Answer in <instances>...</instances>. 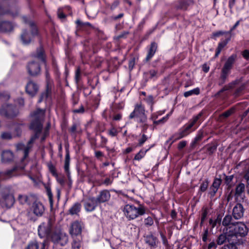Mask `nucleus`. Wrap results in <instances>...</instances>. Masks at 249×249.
<instances>
[{
  "label": "nucleus",
  "mask_w": 249,
  "mask_h": 249,
  "mask_svg": "<svg viewBox=\"0 0 249 249\" xmlns=\"http://www.w3.org/2000/svg\"><path fill=\"white\" fill-rule=\"evenodd\" d=\"M29 26L32 30V33H29L26 31H24L21 36V40L24 45L29 44L32 38L37 33V28L33 22L31 21L29 22Z\"/></svg>",
  "instance_id": "8"
},
{
  "label": "nucleus",
  "mask_w": 249,
  "mask_h": 249,
  "mask_svg": "<svg viewBox=\"0 0 249 249\" xmlns=\"http://www.w3.org/2000/svg\"><path fill=\"white\" fill-rule=\"evenodd\" d=\"M229 40V39H228L227 40H224L223 42H221L219 43L218 46L217 48L216 49V53L215 54V56L217 57L220 53L222 49L227 44L228 41Z\"/></svg>",
  "instance_id": "27"
},
{
  "label": "nucleus",
  "mask_w": 249,
  "mask_h": 249,
  "mask_svg": "<svg viewBox=\"0 0 249 249\" xmlns=\"http://www.w3.org/2000/svg\"><path fill=\"white\" fill-rule=\"evenodd\" d=\"M200 93V89L198 88H196L192 90L186 91L184 93V96L188 97L192 95H198Z\"/></svg>",
  "instance_id": "26"
},
{
  "label": "nucleus",
  "mask_w": 249,
  "mask_h": 249,
  "mask_svg": "<svg viewBox=\"0 0 249 249\" xmlns=\"http://www.w3.org/2000/svg\"><path fill=\"white\" fill-rule=\"evenodd\" d=\"M226 233L231 237L233 236H244L248 232V229L246 226L242 223H236L235 224L231 225V227L226 228Z\"/></svg>",
  "instance_id": "4"
},
{
  "label": "nucleus",
  "mask_w": 249,
  "mask_h": 249,
  "mask_svg": "<svg viewBox=\"0 0 249 249\" xmlns=\"http://www.w3.org/2000/svg\"><path fill=\"white\" fill-rule=\"evenodd\" d=\"M58 16L60 18H65V15L61 12L60 11H58Z\"/></svg>",
  "instance_id": "59"
},
{
  "label": "nucleus",
  "mask_w": 249,
  "mask_h": 249,
  "mask_svg": "<svg viewBox=\"0 0 249 249\" xmlns=\"http://www.w3.org/2000/svg\"><path fill=\"white\" fill-rule=\"evenodd\" d=\"M49 168L50 172L52 173L53 176H57V173L56 172L54 167L52 164L49 165Z\"/></svg>",
  "instance_id": "44"
},
{
  "label": "nucleus",
  "mask_w": 249,
  "mask_h": 249,
  "mask_svg": "<svg viewBox=\"0 0 249 249\" xmlns=\"http://www.w3.org/2000/svg\"><path fill=\"white\" fill-rule=\"evenodd\" d=\"M52 241L55 244L65 246L68 242V236L67 234L60 230L54 231L51 235Z\"/></svg>",
  "instance_id": "6"
},
{
  "label": "nucleus",
  "mask_w": 249,
  "mask_h": 249,
  "mask_svg": "<svg viewBox=\"0 0 249 249\" xmlns=\"http://www.w3.org/2000/svg\"><path fill=\"white\" fill-rule=\"evenodd\" d=\"M5 206L7 208L11 207L14 203V198L12 196H8L5 198Z\"/></svg>",
  "instance_id": "29"
},
{
  "label": "nucleus",
  "mask_w": 249,
  "mask_h": 249,
  "mask_svg": "<svg viewBox=\"0 0 249 249\" xmlns=\"http://www.w3.org/2000/svg\"><path fill=\"white\" fill-rule=\"evenodd\" d=\"M119 4V2L117 1H115L113 4L112 5H111V8L113 9V8H115L116 7H117Z\"/></svg>",
  "instance_id": "64"
},
{
  "label": "nucleus",
  "mask_w": 249,
  "mask_h": 249,
  "mask_svg": "<svg viewBox=\"0 0 249 249\" xmlns=\"http://www.w3.org/2000/svg\"><path fill=\"white\" fill-rule=\"evenodd\" d=\"M70 156L69 153H67L66 156L64 169L67 173L69 172V165H70Z\"/></svg>",
  "instance_id": "34"
},
{
  "label": "nucleus",
  "mask_w": 249,
  "mask_h": 249,
  "mask_svg": "<svg viewBox=\"0 0 249 249\" xmlns=\"http://www.w3.org/2000/svg\"><path fill=\"white\" fill-rule=\"evenodd\" d=\"M243 56L246 59H249V51L245 50L243 53Z\"/></svg>",
  "instance_id": "49"
},
{
  "label": "nucleus",
  "mask_w": 249,
  "mask_h": 249,
  "mask_svg": "<svg viewBox=\"0 0 249 249\" xmlns=\"http://www.w3.org/2000/svg\"><path fill=\"white\" fill-rule=\"evenodd\" d=\"M98 204V203L95 198L90 197L86 200L84 207L87 211L91 212L95 209Z\"/></svg>",
  "instance_id": "12"
},
{
  "label": "nucleus",
  "mask_w": 249,
  "mask_h": 249,
  "mask_svg": "<svg viewBox=\"0 0 249 249\" xmlns=\"http://www.w3.org/2000/svg\"><path fill=\"white\" fill-rule=\"evenodd\" d=\"M163 113V111H159L157 113H154L152 114L150 119L153 121V124H154V121H156V120L158 118V116L161 115Z\"/></svg>",
  "instance_id": "37"
},
{
  "label": "nucleus",
  "mask_w": 249,
  "mask_h": 249,
  "mask_svg": "<svg viewBox=\"0 0 249 249\" xmlns=\"http://www.w3.org/2000/svg\"><path fill=\"white\" fill-rule=\"evenodd\" d=\"M18 200L22 204H24L27 201L28 197L25 195H19Z\"/></svg>",
  "instance_id": "40"
},
{
  "label": "nucleus",
  "mask_w": 249,
  "mask_h": 249,
  "mask_svg": "<svg viewBox=\"0 0 249 249\" xmlns=\"http://www.w3.org/2000/svg\"><path fill=\"white\" fill-rule=\"evenodd\" d=\"M186 145L187 142L185 141H182L178 143V149L179 150H181L182 149L185 147Z\"/></svg>",
  "instance_id": "42"
},
{
  "label": "nucleus",
  "mask_w": 249,
  "mask_h": 249,
  "mask_svg": "<svg viewBox=\"0 0 249 249\" xmlns=\"http://www.w3.org/2000/svg\"><path fill=\"white\" fill-rule=\"evenodd\" d=\"M82 238L76 239L73 238V242L72 243V248L73 249H79L81 246Z\"/></svg>",
  "instance_id": "28"
},
{
  "label": "nucleus",
  "mask_w": 249,
  "mask_h": 249,
  "mask_svg": "<svg viewBox=\"0 0 249 249\" xmlns=\"http://www.w3.org/2000/svg\"><path fill=\"white\" fill-rule=\"evenodd\" d=\"M146 139H147V138H146V136L144 135H143L142 138L140 140V142H139L140 144L141 145L142 144L145 142Z\"/></svg>",
  "instance_id": "54"
},
{
  "label": "nucleus",
  "mask_w": 249,
  "mask_h": 249,
  "mask_svg": "<svg viewBox=\"0 0 249 249\" xmlns=\"http://www.w3.org/2000/svg\"><path fill=\"white\" fill-rule=\"evenodd\" d=\"M38 90L37 85L34 82L30 81L28 82L26 87L27 93L31 96H33L36 93Z\"/></svg>",
  "instance_id": "16"
},
{
  "label": "nucleus",
  "mask_w": 249,
  "mask_h": 249,
  "mask_svg": "<svg viewBox=\"0 0 249 249\" xmlns=\"http://www.w3.org/2000/svg\"><path fill=\"white\" fill-rule=\"evenodd\" d=\"M209 223L212 225V228H213L216 225V221H213L212 219H210Z\"/></svg>",
  "instance_id": "62"
},
{
  "label": "nucleus",
  "mask_w": 249,
  "mask_h": 249,
  "mask_svg": "<svg viewBox=\"0 0 249 249\" xmlns=\"http://www.w3.org/2000/svg\"><path fill=\"white\" fill-rule=\"evenodd\" d=\"M110 198V194L108 190H104L100 192L96 199L99 203H104L108 201Z\"/></svg>",
  "instance_id": "15"
},
{
  "label": "nucleus",
  "mask_w": 249,
  "mask_h": 249,
  "mask_svg": "<svg viewBox=\"0 0 249 249\" xmlns=\"http://www.w3.org/2000/svg\"><path fill=\"white\" fill-rule=\"evenodd\" d=\"M245 189V185L243 183H240L237 185L236 188V194L238 195L241 194Z\"/></svg>",
  "instance_id": "35"
},
{
  "label": "nucleus",
  "mask_w": 249,
  "mask_h": 249,
  "mask_svg": "<svg viewBox=\"0 0 249 249\" xmlns=\"http://www.w3.org/2000/svg\"><path fill=\"white\" fill-rule=\"evenodd\" d=\"M81 209V205L76 203L74 204L71 208L70 209L69 212L71 214H75L78 213Z\"/></svg>",
  "instance_id": "24"
},
{
  "label": "nucleus",
  "mask_w": 249,
  "mask_h": 249,
  "mask_svg": "<svg viewBox=\"0 0 249 249\" xmlns=\"http://www.w3.org/2000/svg\"><path fill=\"white\" fill-rule=\"evenodd\" d=\"M122 211L124 215L128 220H134L139 216L143 215L145 213V208L143 206L136 207L130 204L125 205Z\"/></svg>",
  "instance_id": "3"
},
{
  "label": "nucleus",
  "mask_w": 249,
  "mask_h": 249,
  "mask_svg": "<svg viewBox=\"0 0 249 249\" xmlns=\"http://www.w3.org/2000/svg\"><path fill=\"white\" fill-rule=\"evenodd\" d=\"M112 182V180L110 178H106L104 181V183L107 185L110 184Z\"/></svg>",
  "instance_id": "63"
},
{
  "label": "nucleus",
  "mask_w": 249,
  "mask_h": 249,
  "mask_svg": "<svg viewBox=\"0 0 249 249\" xmlns=\"http://www.w3.org/2000/svg\"><path fill=\"white\" fill-rule=\"evenodd\" d=\"M235 0H229V7L230 8H231L234 5Z\"/></svg>",
  "instance_id": "58"
},
{
  "label": "nucleus",
  "mask_w": 249,
  "mask_h": 249,
  "mask_svg": "<svg viewBox=\"0 0 249 249\" xmlns=\"http://www.w3.org/2000/svg\"><path fill=\"white\" fill-rule=\"evenodd\" d=\"M31 211L37 216L42 215L44 212V206L39 202L36 201L33 204Z\"/></svg>",
  "instance_id": "14"
},
{
  "label": "nucleus",
  "mask_w": 249,
  "mask_h": 249,
  "mask_svg": "<svg viewBox=\"0 0 249 249\" xmlns=\"http://www.w3.org/2000/svg\"><path fill=\"white\" fill-rule=\"evenodd\" d=\"M200 116L201 114H199L196 116L194 117L193 119V120L186 126L183 130L175 134L174 136V141L180 139L188 135L190 133L189 130L196 123Z\"/></svg>",
  "instance_id": "9"
},
{
  "label": "nucleus",
  "mask_w": 249,
  "mask_h": 249,
  "mask_svg": "<svg viewBox=\"0 0 249 249\" xmlns=\"http://www.w3.org/2000/svg\"><path fill=\"white\" fill-rule=\"evenodd\" d=\"M145 100L147 102V104H148L149 105H150L151 106V107H150L151 110L153 111V108L152 105L154 104L153 97L151 95L148 96L147 97H146L145 99Z\"/></svg>",
  "instance_id": "36"
},
{
  "label": "nucleus",
  "mask_w": 249,
  "mask_h": 249,
  "mask_svg": "<svg viewBox=\"0 0 249 249\" xmlns=\"http://www.w3.org/2000/svg\"><path fill=\"white\" fill-rule=\"evenodd\" d=\"M149 73L151 78H153L157 75V72L155 70H151Z\"/></svg>",
  "instance_id": "53"
},
{
  "label": "nucleus",
  "mask_w": 249,
  "mask_h": 249,
  "mask_svg": "<svg viewBox=\"0 0 249 249\" xmlns=\"http://www.w3.org/2000/svg\"><path fill=\"white\" fill-rule=\"evenodd\" d=\"M233 110V109L228 110L225 112L223 113L222 116H224L225 117H228L232 113Z\"/></svg>",
  "instance_id": "48"
},
{
  "label": "nucleus",
  "mask_w": 249,
  "mask_h": 249,
  "mask_svg": "<svg viewBox=\"0 0 249 249\" xmlns=\"http://www.w3.org/2000/svg\"><path fill=\"white\" fill-rule=\"evenodd\" d=\"M27 70L31 75H36L40 72V66L37 63L34 61L30 62L27 66Z\"/></svg>",
  "instance_id": "13"
},
{
  "label": "nucleus",
  "mask_w": 249,
  "mask_h": 249,
  "mask_svg": "<svg viewBox=\"0 0 249 249\" xmlns=\"http://www.w3.org/2000/svg\"><path fill=\"white\" fill-rule=\"evenodd\" d=\"M12 29L11 24L10 23L4 21L1 23L0 26V30L3 32H9Z\"/></svg>",
  "instance_id": "25"
},
{
  "label": "nucleus",
  "mask_w": 249,
  "mask_h": 249,
  "mask_svg": "<svg viewBox=\"0 0 249 249\" xmlns=\"http://www.w3.org/2000/svg\"><path fill=\"white\" fill-rule=\"evenodd\" d=\"M203 137V133L202 132H199L197 135L194 139V141L192 142V144L195 145L198 141L200 140Z\"/></svg>",
  "instance_id": "38"
},
{
  "label": "nucleus",
  "mask_w": 249,
  "mask_h": 249,
  "mask_svg": "<svg viewBox=\"0 0 249 249\" xmlns=\"http://www.w3.org/2000/svg\"><path fill=\"white\" fill-rule=\"evenodd\" d=\"M234 61V57L233 55L230 56L226 61L223 69L221 78L225 79L226 76L229 73L230 69L231 68L232 65Z\"/></svg>",
  "instance_id": "11"
},
{
  "label": "nucleus",
  "mask_w": 249,
  "mask_h": 249,
  "mask_svg": "<svg viewBox=\"0 0 249 249\" xmlns=\"http://www.w3.org/2000/svg\"><path fill=\"white\" fill-rule=\"evenodd\" d=\"M0 98L3 101L7 100L9 98V95L7 93H0Z\"/></svg>",
  "instance_id": "45"
},
{
  "label": "nucleus",
  "mask_w": 249,
  "mask_h": 249,
  "mask_svg": "<svg viewBox=\"0 0 249 249\" xmlns=\"http://www.w3.org/2000/svg\"><path fill=\"white\" fill-rule=\"evenodd\" d=\"M244 210L242 205L240 204H237L233 209L232 214L233 217L238 219L243 215Z\"/></svg>",
  "instance_id": "17"
},
{
  "label": "nucleus",
  "mask_w": 249,
  "mask_h": 249,
  "mask_svg": "<svg viewBox=\"0 0 249 249\" xmlns=\"http://www.w3.org/2000/svg\"><path fill=\"white\" fill-rule=\"evenodd\" d=\"M95 156L97 158H99L100 157H102L103 156V153L101 151H96L95 152Z\"/></svg>",
  "instance_id": "60"
},
{
  "label": "nucleus",
  "mask_w": 249,
  "mask_h": 249,
  "mask_svg": "<svg viewBox=\"0 0 249 249\" xmlns=\"http://www.w3.org/2000/svg\"><path fill=\"white\" fill-rule=\"evenodd\" d=\"M37 53L36 54L35 57L38 60L44 61V59L43 57V49L42 47H40L37 51Z\"/></svg>",
  "instance_id": "31"
},
{
  "label": "nucleus",
  "mask_w": 249,
  "mask_h": 249,
  "mask_svg": "<svg viewBox=\"0 0 249 249\" xmlns=\"http://www.w3.org/2000/svg\"><path fill=\"white\" fill-rule=\"evenodd\" d=\"M129 118H136V121L141 126L145 129L147 128V116L145 113L144 107L142 104H137L135 106L134 109L129 115Z\"/></svg>",
  "instance_id": "2"
},
{
  "label": "nucleus",
  "mask_w": 249,
  "mask_h": 249,
  "mask_svg": "<svg viewBox=\"0 0 249 249\" xmlns=\"http://www.w3.org/2000/svg\"><path fill=\"white\" fill-rule=\"evenodd\" d=\"M222 180L220 178H215L211 188V194L212 196H214L218 190V189L221 183Z\"/></svg>",
  "instance_id": "19"
},
{
  "label": "nucleus",
  "mask_w": 249,
  "mask_h": 249,
  "mask_svg": "<svg viewBox=\"0 0 249 249\" xmlns=\"http://www.w3.org/2000/svg\"><path fill=\"white\" fill-rule=\"evenodd\" d=\"M44 110L40 109H37L31 114V117L32 122L30 128L35 130L36 133L34 137L31 138L27 146H25L22 143H19L17 145L18 150H23L24 151V158L22 160V162L23 161L24 159L26 158L28 155L29 150L31 147V144L38 137V133L41 131L42 127V122L44 118Z\"/></svg>",
  "instance_id": "1"
},
{
  "label": "nucleus",
  "mask_w": 249,
  "mask_h": 249,
  "mask_svg": "<svg viewBox=\"0 0 249 249\" xmlns=\"http://www.w3.org/2000/svg\"><path fill=\"white\" fill-rule=\"evenodd\" d=\"M85 229V224L82 221H74L72 222L69 228V233L72 238L80 236Z\"/></svg>",
  "instance_id": "7"
},
{
  "label": "nucleus",
  "mask_w": 249,
  "mask_h": 249,
  "mask_svg": "<svg viewBox=\"0 0 249 249\" xmlns=\"http://www.w3.org/2000/svg\"><path fill=\"white\" fill-rule=\"evenodd\" d=\"M18 113V110L11 105H4L0 108V114L3 116L13 117Z\"/></svg>",
  "instance_id": "10"
},
{
  "label": "nucleus",
  "mask_w": 249,
  "mask_h": 249,
  "mask_svg": "<svg viewBox=\"0 0 249 249\" xmlns=\"http://www.w3.org/2000/svg\"><path fill=\"white\" fill-rule=\"evenodd\" d=\"M13 154L10 151H3L1 154V160L3 162H7L12 160Z\"/></svg>",
  "instance_id": "21"
},
{
  "label": "nucleus",
  "mask_w": 249,
  "mask_h": 249,
  "mask_svg": "<svg viewBox=\"0 0 249 249\" xmlns=\"http://www.w3.org/2000/svg\"><path fill=\"white\" fill-rule=\"evenodd\" d=\"M25 249H39L38 243L36 240L30 242Z\"/></svg>",
  "instance_id": "30"
},
{
  "label": "nucleus",
  "mask_w": 249,
  "mask_h": 249,
  "mask_svg": "<svg viewBox=\"0 0 249 249\" xmlns=\"http://www.w3.org/2000/svg\"><path fill=\"white\" fill-rule=\"evenodd\" d=\"M144 224L147 226H151L153 224V220L151 217H148L144 220Z\"/></svg>",
  "instance_id": "41"
},
{
  "label": "nucleus",
  "mask_w": 249,
  "mask_h": 249,
  "mask_svg": "<svg viewBox=\"0 0 249 249\" xmlns=\"http://www.w3.org/2000/svg\"><path fill=\"white\" fill-rule=\"evenodd\" d=\"M84 109L83 107H81L79 109L74 110V112L76 113H83Z\"/></svg>",
  "instance_id": "57"
},
{
  "label": "nucleus",
  "mask_w": 249,
  "mask_h": 249,
  "mask_svg": "<svg viewBox=\"0 0 249 249\" xmlns=\"http://www.w3.org/2000/svg\"><path fill=\"white\" fill-rule=\"evenodd\" d=\"M169 116V114H167L165 117H163L162 118H161V119H160L159 120L154 121V124L155 125H159V124H163L167 121V120L168 119Z\"/></svg>",
  "instance_id": "33"
},
{
  "label": "nucleus",
  "mask_w": 249,
  "mask_h": 249,
  "mask_svg": "<svg viewBox=\"0 0 249 249\" xmlns=\"http://www.w3.org/2000/svg\"><path fill=\"white\" fill-rule=\"evenodd\" d=\"M202 69L205 72H207L209 71L210 68L207 64H204L202 66Z\"/></svg>",
  "instance_id": "51"
},
{
  "label": "nucleus",
  "mask_w": 249,
  "mask_h": 249,
  "mask_svg": "<svg viewBox=\"0 0 249 249\" xmlns=\"http://www.w3.org/2000/svg\"><path fill=\"white\" fill-rule=\"evenodd\" d=\"M145 242L149 246L153 247H156L158 243L157 238L152 234H149L146 236Z\"/></svg>",
  "instance_id": "18"
},
{
  "label": "nucleus",
  "mask_w": 249,
  "mask_h": 249,
  "mask_svg": "<svg viewBox=\"0 0 249 249\" xmlns=\"http://www.w3.org/2000/svg\"><path fill=\"white\" fill-rule=\"evenodd\" d=\"M54 223L53 218L48 219L46 221L42 223L38 227V233L40 238L49 236Z\"/></svg>",
  "instance_id": "5"
},
{
  "label": "nucleus",
  "mask_w": 249,
  "mask_h": 249,
  "mask_svg": "<svg viewBox=\"0 0 249 249\" xmlns=\"http://www.w3.org/2000/svg\"><path fill=\"white\" fill-rule=\"evenodd\" d=\"M239 21H237L235 24L234 25V26L231 29V30H230V32H231V31H232L233 30H234L239 24Z\"/></svg>",
  "instance_id": "61"
},
{
  "label": "nucleus",
  "mask_w": 249,
  "mask_h": 249,
  "mask_svg": "<svg viewBox=\"0 0 249 249\" xmlns=\"http://www.w3.org/2000/svg\"><path fill=\"white\" fill-rule=\"evenodd\" d=\"M1 137L3 139H10L12 138L11 134L7 132L3 133Z\"/></svg>",
  "instance_id": "46"
},
{
  "label": "nucleus",
  "mask_w": 249,
  "mask_h": 249,
  "mask_svg": "<svg viewBox=\"0 0 249 249\" xmlns=\"http://www.w3.org/2000/svg\"><path fill=\"white\" fill-rule=\"evenodd\" d=\"M76 23L78 25H87V26H90V24L89 22H84L83 23L80 20H77Z\"/></svg>",
  "instance_id": "52"
},
{
  "label": "nucleus",
  "mask_w": 249,
  "mask_h": 249,
  "mask_svg": "<svg viewBox=\"0 0 249 249\" xmlns=\"http://www.w3.org/2000/svg\"><path fill=\"white\" fill-rule=\"evenodd\" d=\"M157 48V44L155 43H152L146 56V59L147 60H149L153 56L156 51Z\"/></svg>",
  "instance_id": "22"
},
{
  "label": "nucleus",
  "mask_w": 249,
  "mask_h": 249,
  "mask_svg": "<svg viewBox=\"0 0 249 249\" xmlns=\"http://www.w3.org/2000/svg\"><path fill=\"white\" fill-rule=\"evenodd\" d=\"M208 182L207 181H203L200 186V191L201 192H205L208 187Z\"/></svg>",
  "instance_id": "39"
},
{
  "label": "nucleus",
  "mask_w": 249,
  "mask_h": 249,
  "mask_svg": "<svg viewBox=\"0 0 249 249\" xmlns=\"http://www.w3.org/2000/svg\"><path fill=\"white\" fill-rule=\"evenodd\" d=\"M118 132L117 130L115 128H111L108 132L109 135H110L112 137H114L117 135Z\"/></svg>",
  "instance_id": "43"
},
{
  "label": "nucleus",
  "mask_w": 249,
  "mask_h": 249,
  "mask_svg": "<svg viewBox=\"0 0 249 249\" xmlns=\"http://www.w3.org/2000/svg\"><path fill=\"white\" fill-rule=\"evenodd\" d=\"M76 127H77L76 125L73 124L70 128L71 132L72 133H75L76 129Z\"/></svg>",
  "instance_id": "56"
},
{
  "label": "nucleus",
  "mask_w": 249,
  "mask_h": 249,
  "mask_svg": "<svg viewBox=\"0 0 249 249\" xmlns=\"http://www.w3.org/2000/svg\"><path fill=\"white\" fill-rule=\"evenodd\" d=\"M224 233L220 234L217 239V243L218 245H221L223 244L227 240H229V237L231 236H229L228 233H226V228L224 229Z\"/></svg>",
  "instance_id": "20"
},
{
  "label": "nucleus",
  "mask_w": 249,
  "mask_h": 249,
  "mask_svg": "<svg viewBox=\"0 0 249 249\" xmlns=\"http://www.w3.org/2000/svg\"><path fill=\"white\" fill-rule=\"evenodd\" d=\"M56 178V180L57 182L61 185H63L64 184L65 181L63 177H58L57 175V176H55Z\"/></svg>",
  "instance_id": "47"
},
{
  "label": "nucleus",
  "mask_w": 249,
  "mask_h": 249,
  "mask_svg": "<svg viewBox=\"0 0 249 249\" xmlns=\"http://www.w3.org/2000/svg\"><path fill=\"white\" fill-rule=\"evenodd\" d=\"M122 118V115L121 114H117L114 115L113 117V119L114 120H120Z\"/></svg>",
  "instance_id": "55"
},
{
  "label": "nucleus",
  "mask_w": 249,
  "mask_h": 249,
  "mask_svg": "<svg viewBox=\"0 0 249 249\" xmlns=\"http://www.w3.org/2000/svg\"><path fill=\"white\" fill-rule=\"evenodd\" d=\"M48 195L49 198V200L51 204H53V194L51 191L48 190Z\"/></svg>",
  "instance_id": "50"
},
{
  "label": "nucleus",
  "mask_w": 249,
  "mask_h": 249,
  "mask_svg": "<svg viewBox=\"0 0 249 249\" xmlns=\"http://www.w3.org/2000/svg\"><path fill=\"white\" fill-rule=\"evenodd\" d=\"M147 150H141L139 152L135 155L134 160H141L145 156Z\"/></svg>",
  "instance_id": "32"
},
{
  "label": "nucleus",
  "mask_w": 249,
  "mask_h": 249,
  "mask_svg": "<svg viewBox=\"0 0 249 249\" xmlns=\"http://www.w3.org/2000/svg\"><path fill=\"white\" fill-rule=\"evenodd\" d=\"M232 217L231 215H226L223 221L222 224L224 226H227V228L231 227V225L235 224V223L231 222Z\"/></svg>",
  "instance_id": "23"
}]
</instances>
